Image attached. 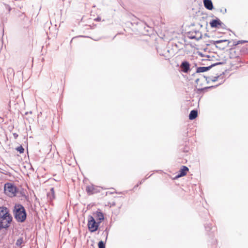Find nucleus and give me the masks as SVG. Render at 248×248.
Wrapping results in <instances>:
<instances>
[{
  "label": "nucleus",
  "mask_w": 248,
  "mask_h": 248,
  "mask_svg": "<svg viewBox=\"0 0 248 248\" xmlns=\"http://www.w3.org/2000/svg\"><path fill=\"white\" fill-rule=\"evenodd\" d=\"M13 214L17 222H23L26 219V210L24 206L20 204H16L15 205Z\"/></svg>",
  "instance_id": "obj_1"
},
{
  "label": "nucleus",
  "mask_w": 248,
  "mask_h": 248,
  "mask_svg": "<svg viewBox=\"0 0 248 248\" xmlns=\"http://www.w3.org/2000/svg\"><path fill=\"white\" fill-rule=\"evenodd\" d=\"M12 219L9 209L5 206L0 207V222H2L6 228H8L10 226Z\"/></svg>",
  "instance_id": "obj_2"
},
{
  "label": "nucleus",
  "mask_w": 248,
  "mask_h": 248,
  "mask_svg": "<svg viewBox=\"0 0 248 248\" xmlns=\"http://www.w3.org/2000/svg\"><path fill=\"white\" fill-rule=\"evenodd\" d=\"M5 193L10 197H14L17 192V187L11 183H7L4 186Z\"/></svg>",
  "instance_id": "obj_3"
},
{
  "label": "nucleus",
  "mask_w": 248,
  "mask_h": 248,
  "mask_svg": "<svg viewBox=\"0 0 248 248\" xmlns=\"http://www.w3.org/2000/svg\"><path fill=\"white\" fill-rule=\"evenodd\" d=\"M88 226L89 230L91 232H94L97 230L100 223L96 222L93 217L89 216L88 217Z\"/></svg>",
  "instance_id": "obj_4"
},
{
  "label": "nucleus",
  "mask_w": 248,
  "mask_h": 248,
  "mask_svg": "<svg viewBox=\"0 0 248 248\" xmlns=\"http://www.w3.org/2000/svg\"><path fill=\"white\" fill-rule=\"evenodd\" d=\"M202 34L199 31H190L188 32V37L191 39L200 40L202 38Z\"/></svg>",
  "instance_id": "obj_5"
},
{
  "label": "nucleus",
  "mask_w": 248,
  "mask_h": 248,
  "mask_svg": "<svg viewBox=\"0 0 248 248\" xmlns=\"http://www.w3.org/2000/svg\"><path fill=\"white\" fill-rule=\"evenodd\" d=\"M223 64V62H217L214 64H211V65L207 67H199L197 68V73H202V72H204L206 71H207L208 70H210L211 68H212L213 67Z\"/></svg>",
  "instance_id": "obj_6"
},
{
  "label": "nucleus",
  "mask_w": 248,
  "mask_h": 248,
  "mask_svg": "<svg viewBox=\"0 0 248 248\" xmlns=\"http://www.w3.org/2000/svg\"><path fill=\"white\" fill-rule=\"evenodd\" d=\"M180 68L182 72L187 73L190 70V64L187 61H184L181 63Z\"/></svg>",
  "instance_id": "obj_7"
},
{
  "label": "nucleus",
  "mask_w": 248,
  "mask_h": 248,
  "mask_svg": "<svg viewBox=\"0 0 248 248\" xmlns=\"http://www.w3.org/2000/svg\"><path fill=\"white\" fill-rule=\"evenodd\" d=\"M210 25L211 28H218L221 27L223 23L217 18L216 19L211 20L210 22Z\"/></svg>",
  "instance_id": "obj_8"
},
{
  "label": "nucleus",
  "mask_w": 248,
  "mask_h": 248,
  "mask_svg": "<svg viewBox=\"0 0 248 248\" xmlns=\"http://www.w3.org/2000/svg\"><path fill=\"white\" fill-rule=\"evenodd\" d=\"M188 171V168L185 166H183L179 171V173L176 176V178H179L186 175L187 173V171Z\"/></svg>",
  "instance_id": "obj_9"
},
{
  "label": "nucleus",
  "mask_w": 248,
  "mask_h": 248,
  "mask_svg": "<svg viewBox=\"0 0 248 248\" xmlns=\"http://www.w3.org/2000/svg\"><path fill=\"white\" fill-rule=\"evenodd\" d=\"M86 190L87 192L90 195L96 192V187L93 185L86 186Z\"/></svg>",
  "instance_id": "obj_10"
},
{
  "label": "nucleus",
  "mask_w": 248,
  "mask_h": 248,
  "mask_svg": "<svg viewBox=\"0 0 248 248\" xmlns=\"http://www.w3.org/2000/svg\"><path fill=\"white\" fill-rule=\"evenodd\" d=\"M204 7L208 10H211L213 9V5L211 0H203Z\"/></svg>",
  "instance_id": "obj_11"
},
{
  "label": "nucleus",
  "mask_w": 248,
  "mask_h": 248,
  "mask_svg": "<svg viewBox=\"0 0 248 248\" xmlns=\"http://www.w3.org/2000/svg\"><path fill=\"white\" fill-rule=\"evenodd\" d=\"M96 220L100 223L104 219L103 214L101 211H96L94 214Z\"/></svg>",
  "instance_id": "obj_12"
},
{
  "label": "nucleus",
  "mask_w": 248,
  "mask_h": 248,
  "mask_svg": "<svg viewBox=\"0 0 248 248\" xmlns=\"http://www.w3.org/2000/svg\"><path fill=\"white\" fill-rule=\"evenodd\" d=\"M47 196L51 201L55 198V191L53 187L51 188L50 191L47 194Z\"/></svg>",
  "instance_id": "obj_13"
},
{
  "label": "nucleus",
  "mask_w": 248,
  "mask_h": 248,
  "mask_svg": "<svg viewBox=\"0 0 248 248\" xmlns=\"http://www.w3.org/2000/svg\"><path fill=\"white\" fill-rule=\"evenodd\" d=\"M198 116V111L196 110H192L189 115V119L190 120L195 119Z\"/></svg>",
  "instance_id": "obj_14"
},
{
  "label": "nucleus",
  "mask_w": 248,
  "mask_h": 248,
  "mask_svg": "<svg viewBox=\"0 0 248 248\" xmlns=\"http://www.w3.org/2000/svg\"><path fill=\"white\" fill-rule=\"evenodd\" d=\"M226 42H228V44L230 43L228 40H217V41L211 40L210 41V43L212 45H216V44H221L222 43Z\"/></svg>",
  "instance_id": "obj_15"
},
{
  "label": "nucleus",
  "mask_w": 248,
  "mask_h": 248,
  "mask_svg": "<svg viewBox=\"0 0 248 248\" xmlns=\"http://www.w3.org/2000/svg\"><path fill=\"white\" fill-rule=\"evenodd\" d=\"M24 240L23 237H19L16 241V245L17 247L21 248V245L23 243Z\"/></svg>",
  "instance_id": "obj_16"
},
{
  "label": "nucleus",
  "mask_w": 248,
  "mask_h": 248,
  "mask_svg": "<svg viewBox=\"0 0 248 248\" xmlns=\"http://www.w3.org/2000/svg\"><path fill=\"white\" fill-rule=\"evenodd\" d=\"M98 248H105V244L103 241H100L98 244Z\"/></svg>",
  "instance_id": "obj_17"
},
{
  "label": "nucleus",
  "mask_w": 248,
  "mask_h": 248,
  "mask_svg": "<svg viewBox=\"0 0 248 248\" xmlns=\"http://www.w3.org/2000/svg\"><path fill=\"white\" fill-rule=\"evenodd\" d=\"M16 150L19 152L20 154H22L24 152V149L22 146H20L16 148Z\"/></svg>",
  "instance_id": "obj_18"
},
{
  "label": "nucleus",
  "mask_w": 248,
  "mask_h": 248,
  "mask_svg": "<svg viewBox=\"0 0 248 248\" xmlns=\"http://www.w3.org/2000/svg\"><path fill=\"white\" fill-rule=\"evenodd\" d=\"M221 76V74L219 75H217L216 77H214L212 79V82H215L217 80V79L219 78Z\"/></svg>",
  "instance_id": "obj_19"
},
{
  "label": "nucleus",
  "mask_w": 248,
  "mask_h": 248,
  "mask_svg": "<svg viewBox=\"0 0 248 248\" xmlns=\"http://www.w3.org/2000/svg\"><path fill=\"white\" fill-rule=\"evenodd\" d=\"M3 228L7 229V228H6V227L4 226V224H3V222H0V230Z\"/></svg>",
  "instance_id": "obj_20"
},
{
  "label": "nucleus",
  "mask_w": 248,
  "mask_h": 248,
  "mask_svg": "<svg viewBox=\"0 0 248 248\" xmlns=\"http://www.w3.org/2000/svg\"><path fill=\"white\" fill-rule=\"evenodd\" d=\"M205 227L207 231H209L211 229L210 225L208 224H207V226H205Z\"/></svg>",
  "instance_id": "obj_21"
},
{
  "label": "nucleus",
  "mask_w": 248,
  "mask_h": 248,
  "mask_svg": "<svg viewBox=\"0 0 248 248\" xmlns=\"http://www.w3.org/2000/svg\"><path fill=\"white\" fill-rule=\"evenodd\" d=\"M216 46L217 47H218V48H220V49H223L224 48V46Z\"/></svg>",
  "instance_id": "obj_22"
},
{
  "label": "nucleus",
  "mask_w": 248,
  "mask_h": 248,
  "mask_svg": "<svg viewBox=\"0 0 248 248\" xmlns=\"http://www.w3.org/2000/svg\"><path fill=\"white\" fill-rule=\"evenodd\" d=\"M20 16L21 17V18H24L25 17V15L23 14V13H22Z\"/></svg>",
  "instance_id": "obj_23"
},
{
  "label": "nucleus",
  "mask_w": 248,
  "mask_h": 248,
  "mask_svg": "<svg viewBox=\"0 0 248 248\" xmlns=\"http://www.w3.org/2000/svg\"><path fill=\"white\" fill-rule=\"evenodd\" d=\"M14 136L15 138H16V137L18 136V135L16 134V133H15V134H14Z\"/></svg>",
  "instance_id": "obj_24"
},
{
  "label": "nucleus",
  "mask_w": 248,
  "mask_h": 248,
  "mask_svg": "<svg viewBox=\"0 0 248 248\" xmlns=\"http://www.w3.org/2000/svg\"><path fill=\"white\" fill-rule=\"evenodd\" d=\"M144 181V179L140 181V184H142V183H143Z\"/></svg>",
  "instance_id": "obj_25"
},
{
  "label": "nucleus",
  "mask_w": 248,
  "mask_h": 248,
  "mask_svg": "<svg viewBox=\"0 0 248 248\" xmlns=\"http://www.w3.org/2000/svg\"><path fill=\"white\" fill-rule=\"evenodd\" d=\"M215 86H212L211 87H207L206 88H214Z\"/></svg>",
  "instance_id": "obj_26"
},
{
  "label": "nucleus",
  "mask_w": 248,
  "mask_h": 248,
  "mask_svg": "<svg viewBox=\"0 0 248 248\" xmlns=\"http://www.w3.org/2000/svg\"><path fill=\"white\" fill-rule=\"evenodd\" d=\"M199 78H198V79H197L196 80V81H196V83H198V81H199Z\"/></svg>",
  "instance_id": "obj_27"
},
{
  "label": "nucleus",
  "mask_w": 248,
  "mask_h": 248,
  "mask_svg": "<svg viewBox=\"0 0 248 248\" xmlns=\"http://www.w3.org/2000/svg\"><path fill=\"white\" fill-rule=\"evenodd\" d=\"M242 43V42H241L240 41H238V43H237V44H239V43Z\"/></svg>",
  "instance_id": "obj_28"
},
{
  "label": "nucleus",
  "mask_w": 248,
  "mask_h": 248,
  "mask_svg": "<svg viewBox=\"0 0 248 248\" xmlns=\"http://www.w3.org/2000/svg\"><path fill=\"white\" fill-rule=\"evenodd\" d=\"M96 20L99 21V20H100V18H97L96 19Z\"/></svg>",
  "instance_id": "obj_29"
},
{
  "label": "nucleus",
  "mask_w": 248,
  "mask_h": 248,
  "mask_svg": "<svg viewBox=\"0 0 248 248\" xmlns=\"http://www.w3.org/2000/svg\"><path fill=\"white\" fill-rule=\"evenodd\" d=\"M224 12H226V9H225V10L224 11Z\"/></svg>",
  "instance_id": "obj_30"
},
{
  "label": "nucleus",
  "mask_w": 248,
  "mask_h": 248,
  "mask_svg": "<svg viewBox=\"0 0 248 248\" xmlns=\"http://www.w3.org/2000/svg\"><path fill=\"white\" fill-rule=\"evenodd\" d=\"M224 12H226V9H225V10L224 11Z\"/></svg>",
  "instance_id": "obj_31"
}]
</instances>
